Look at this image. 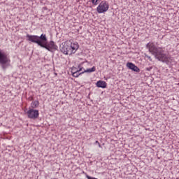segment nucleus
Returning a JSON list of instances; mask_svg holds the SVG:
<instances>
[{"mask_svg":"<svg viewBox=\"0 0 179 179\" xmlns=\"http://www.w3.org/2000/svg\"><path fill=\"white\" fill-rule=\"evenodd\" d=\"M59 48L60 51L65 55H72V54H75L79 50V43L78 42L66 41L60 45Z\"/></svg>","mask_w":179,"mask_h":179,"instance_id":"f257e3e1","label":"nucleus"},{"mask_svg":"<svg viewBox=\"0 0 179 179\" xmlns=\"http://www.w3.org/2000/svg\"><path fill=\"white\" fill-rule=\"evenodd\" d=\"M27 38L28 41H31V43H36L38 45L48 50V46H47V36L42 34L41 36L34 35H27Z\"/></svg>","mask_w":179,"mask_h":179,"instance_id":"f03ea898","label":"nucleus"},{"mask_svg":"<svg viewBox=\"0 0 179 179\" xmlns=\"http://www.w3.org/2000/svg\"><path fill=\"white\" fill-rule=\"evenodd\" d=\"M155 58L161 62H165L168 65H170L173 62V58L170 55L165 54L163 50H160L157 54L155 55Z\"/></svg>","mask_w":179,"mask_h":179,"instance_id":"7ed1b4c3","label":"nucleus"},{"mask_svg":"<svg viewBox=\"0 0 179 179\" xmlns=\"http://www.w3.org/2000/svg\"><path fill=\"white\" fill-rule=\"evenodd\" d=\"M110 8V5L108 4V3L107 1H101L98 7L96 8V11L98 13H104L106 12H107V10H108Z\"/></svg>","mask_w":179,"mask_h":179,"instance_id":"20e7f679","label":"nucleus"},{"mask_svg":"<svg viewBox=\"0 0 179 179\" xmlns=\"http://www.w3.org/2000/svg\"><path fill=\"white\" fill-rule=\"evenodd\" d=\"M147 48H148L149 51L152 52L153 55L156 56L157 52H160L162 48H157L153 43H148L146 45Z\"/></svg>","mask_w":179,"mask_h":179,"instance_id":"39448f33","label":"nucleus"},{"mask_svg":"<svg viewBox=\"0 0 179 179\" xmlns=\"http://www.w3.org/2000/svg\"><path fill=\"white\" fill-rule=\"evenodd\" d=\"M27 114L28 115V118H31V120H36V118H38V110H34V109H29Z\"/></svg>","mask_w":179,"mask_h":179,"instance_id":"423d86ee","label":"nucleus"},{"mask_svg":"<svg viewBox=\"0 0 179 179\" xmlns=\"http://www.w3.org/2000/svg\"><path fill=\"white\" fill-rule=\"evenodd\" d=\"M8 62H9L8 56L3 52L0 51V64H8Z\"/></svg>","mask_w":179,"mask_h":179,"instance_id":"0eeeda50","label":"nucleus"},{"mask_svg":"<svg viewBox=\"0 0 179 179\" xmlns=\"http://www.w3.org/2000/svg\"><path fill=\"white\" fill-rule=\"evenodd\" d=\"M127 66L129 68V69H131V71H134V72H139L141 71L138 66H135V64L131 62H128L127 64Z\"/></svg>","mask_w":179,"mask_h":179,"instance_id":"6e6552de","label":"nucleus"},{"mask_svg":"<svg viewBox=\"0 0 179 179\" xmlns=\"http://www.w3.org/2000/svg\"><path fill=\"white\" fill-rule=\"evenodd\" d=\"M96 86L97 87H101L102 89H106V87H107V83H106V81L99 80L96 83Z\"/></svg>","mask_w":179,"mask_h":179,"instance_id":"1a4fd4ad","label":"nucleus"},{"mask_svg":"<svg viewBox=\"0 0 179 179\" xmlns=\"http://www.w3.org/2000/svg\"><path fill=\"white\" fill-rule=\"evenodd\" d=\"M80 71H82V68H80L79 70H77L76 71H72V75L74 78H78V76H79V75H80V73H79V72H80Z\"/></svg>","mask_w":179,"mask_h":179,"instance_id":"9d476101","label":"nucleus"},{"mask_svg":"<svg viewBox=\"0 0 179 179\" xmlns=\"http://www.w3.org/2000/svg\"><path fill=\"white\" fill-rule=\"evenodd\" d=\"M31 107L32 108H36L38 107V101H34V102L31 104Z\"/></svg>","mask_w":179,"mask_h":179,"instance_id":"9b49d317","label":"nucleus"},{"mask_svg":"<svg viewBox=\"0 0 179 179\" xmlns=\"http://www.w3.org/2000/svg\"><path fill=\"white\" fill-rule=\"evenodd\" d=\"M47 47L48 48V51H50V48H54V42L53 41H50V43L48 45H47Z\"/></svg>","mask_w":179,"mask_h":179,"instance_id":"f8f14e48","label":"nucleus"},{"mask_svg":"<svg viewBox=\"0 0 179 179\" xmlns=\"http://www.w3.org/2000/svg\"><path fill=\"white\" fill-rule=\"evenodd\" d=\"M95 71H96V67L93 66L92 69H88L87 70H85L84 72L91 73V72H94Z\"/></svg>","mask_w":179,"mask_h":179,"instance_id":"ddd939ff","label":"nucleus"},{"mask_svg":"<svg viewBox=\"0 0 179 179\" xmlns=\"http://www.w3.org/2000/svg\"><path fill=\"white\" fill-rule=\"evenodd\" d=\"M99 0H92V2L93 3V5H98L99 4Z\"/></svg>","mask_w":179,"mask_h":179,"instance_id":"4468645a","label":"nucleus"},{"mask_svg":"<svg viewBox=\"0 0 179 179\" xmlns=\"http://www.w3.org/2000/svg\"><path fill=\"white\" fill-rule=\"evenodd\" d=\"M95 143H98L99 148H101V145L100 143H99L97 141L95 142Z\"/></svg>","mask_w":179,"mask_h":179,"instance_id":"2eb2a0df","label":"nucleus"},{"mask_svg":"<svg viewBox=\"0 0 179 179\" xmlns=\"http://www.w3.org/2000/svg\"><path fill=\"white\" fill-rule=\"evenodd\" d=\"M147 58H148V59H150V61H152V58L150 56H147Z\"/></svg>","mask_w":179,"mask_h":179,"instance_id":"dca6fc26","label":"nucleus"},{"mask_svg":"<svg viewBox=\"0 0 179 179\" xmlns=\"http://www.w3.org/2000/svg\"><path fill=\"white\" fill-rule=\"evenodd\" d=\"M146 69L147 71H150L152 69V67L147 68Z\"/></svg>","mask_w":179,"mask_h":179,"instance_id":"f3484780","label":"nucleus"},{"mask_svg":"<svg viewBox=\"0 0 179 179\" xmlns=\"http://www.w3.org/2000/svg\"><path fill=\"white\" fill-rule=\"evenodd\" d=\"M72 71H74L73 69H72Z\"/></svg>","mask_w":179,"mask_h":179,"instance_id":"a211bd4d","label":"nucleus"}]
</instances>
